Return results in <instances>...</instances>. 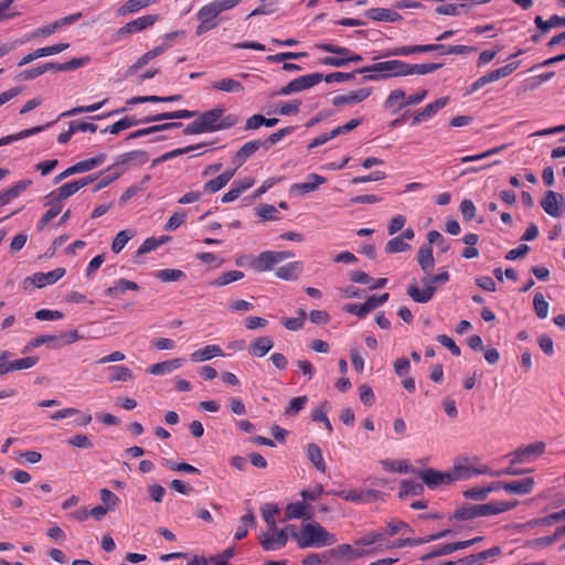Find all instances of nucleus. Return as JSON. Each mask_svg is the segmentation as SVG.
Returning <instances> with one entry per match:
<instances>
[{"instance_id":"63","label":"nucleus","mask_w":565,"mask_h":565,"mask_svg":"<svg viewBox=\"0 0 565 565\" xmlns=\"http://www.w3.org/2000/svg\"><path fill=\"white\" fill-rule=\"evenodd\" d=\"M459 209L465 221H471L476 216V205L470 199H463Z\"/></svg>"},{"instance_id":"31","label":"nucleus","mask_w":565,"mask_h":565,"mask_svg":"<svg viewBox=\"0 0 565 565\" xmlns=\"http://www.w3.org/2000/svg\"><path fill=\"white\" fill-rule=\"evenodd\" d=\"M417 262L425 274H430L435 267L433 247L429 245H423L417 252Z\"/></svg>"},{"instance_id":"58","label":"nucleus","mask_w":565,"mask_h":565,"mask_svg":"<svg viewBox=\"0 0 565 565\" xmlns=\"http://www.w3.org/2000/svg\"><path fill=\"white\" fill-rule=\"evenodd\" d=\"M44 344H53V347H57V335L41 334L39 337H35L28 343L25 349H35Z\"/></svg>"},{"instance_id":"1","label":"nucleus","mask_w":565,"mask_h":565,"mask_svg":"<svg viewBox=\"0 0 565 565\" xmlns=\"http://www.w3.org/2000/svg\"><path fill=\"white\" fill-rule=\"evenodd\" d=\"M198 118L183 129L184 135L214 132L234 127L238 122L236 115L223 116V108H213L202 114L195 111Z\"/></svg>"},{"instance_id":"36","label":"nucleus","mask_w":565,"mask_h":565,"mask_svg":"<svg viewBox=\"0 0 565 565\" xmlns=\"http://www.w3.org/2000/svg\"><path fill=\"white\" fill-rule=\"evenodd\" d=\"M291 519H311V514L307 510L303 502L289 503L285 510V521Z\"/></svg>"},{"instance_id":"9","label":"nucleus","mask_w":565,"mask_h":565,"mask_svg":"<svg viewBox=\"0 0 565 565\" xmlns=\"http://www.w3.org/2000/svg\"><path fill=\"white\" fill-rule=\"evenodd\" d=\"M417 477L431 491H444L452 484L449 470L438 471L434 468H426L416 472Z\"/></svg>"},{"instance_id":"56","label":"nucleus","mask_w":565,"mask_h":565,"mask_svg":"<svg viewBox=\"0 0 565 565\" xmlns=\"http://www.w3.org/2000/svg\"><path fill=\"white\" fill-rule=\"evenodd\" d=\"M39 362L38 356H25L21 359H15L11 361L10 369L11 372L26 370L33 367Z\"/></svg>"},{"instance_id":"55","label":"nucleus","mask_w":565,"mask_h":565,"mask_svg":"<svg viewBox=\"0 0 565 565\" xmlns=\"http://www.w3.org/2000/svg\"><path fill=\"white\" fill-rule=\"evenodd\" d=\"M132 237V234L130 231L124 230L117 233L115 236L113 243H111V250L115 254H118L124 249L126 244L129 242V239Z\"/></svg>"},{"instance_id":"48","label":"nucleus","mask_w":565,"mask_h":565,"mask_svg":"<svg viewBox=\"0 0 565 565\" xmlns=\"http://www.w3.org/2000/svg\"><path fill=\"white\" fill-rule=\"evenodd\" d=\"M107 99H104L102 102H98V103H95V104H92V105H88V106H77V107H74L72 109H68L64 113H62L58 117H73L75 115H78V114H84V113H94V111H97L98 109H100L105 104H106Z\"/></svg>"},{"instance_id":"44","label":"nucleus","mask_w":565,"mask_h":565,"mask_svg":"<svg viewBox=\"0 0 565 565\" xmlns=\"http://www.w3.org/2000/svg\"><path fill=\"white\" fill-rule=\"evenodd\" d=\"M294 130H295V127L288 126V127H284L281 129L270 134L265 140H262L263 148L268 150L271 146H274V145L278 143L280 140H282V138L292 134Z\"/></svg>"},{"instance_id":"51","label":"nucleus","mask_w":565,"mask_h":565,"mask_svg":"<svg viewBox=\"0 0 565 565\" xmlns=\"http://www.w3.org/2000/svg\"><path fill=\"white\" fill-rule=\"evenodd\" d=\"M280 512L279 508L276 505V504H265L263 508H262V514H263V518H264V521L267 523V525L269 526V529L271 531H276L277 530V525H276V522H275V515H277L278 513Z\"/></svg>"},{"instance_id":"43","label":"nucleus","mask_w":565,"mask_h":565,"mask_svg":"<svg viewBox=\"0 0 565 565\" xmlns=\"http://www.w3.org/2000/svg\"><path fill=\"white\" fill-rule=\"evenodd\" d=\"M244 277L241 270H230L221 274L217 278L210 282L211 286L222 287L231 282L237 281Z\"/></svg>"},{"instance_id":"35","label":"nucleus","mask_w":565,"mask_h":565,"mask_svg":"<svg viewBox=\"0 0 565 565\" xmlns=\"http://www.w3.org/2000/svg\"><path fill=\"white\" fill-rule=\"evenodd\" d=\"M139 286L135 281H130L124 278H120L114 282V285L106 289L105 294L111 298L118 297L120 294L126 292L127 290H138Z\"/></svg>"},{"instance_id":"4","label":"nucleus","mask_w":565,"mask_h":565,"mask_svg":"<svg viewBox=\"0 0 565 565\" xmlns=\"http://www.w3.org/2000/svg\"><path fill=\"white\" fill-rule=\"evenodd\" d=\"M195 115H196L195 110L179 109V110H174V111L158 114L156 116L147 117V118H143L140 120L136 119L132 116H127V117L119 119L115 124L106 127L105 129L102 130V132L103 134L109 132L111 135H117L121 130L128 129V128L139 125V124L161 121V120H167V119H188V118L195 117Z\"/></svg>"},{"instance_id":"14","label":"nucleus","mask_w":565,"mask_h":565,"mask_svg":"<svg viewBox=\"0 0 565 565\" xmlns=\"http://www.w3.org/2000/svg\"><path fill=\"white\" fill-rule=\"evenodd\" d=\"M544 450L545 444L543 441H536L525 447H520L510 455V462L511 465L531 462L535 458L541 456L544 452Z\"/></svg>"},{"instance_id":"50","label":"nucleus","mask_w":565,"mask_h":565,"mask_svg":"<svg viewBox=\"0 0 565 565\" xmlns=\"http://www.w3.org/2000/svg\"><path fill=\"white\" fill-rule=\"evenodd\" d=\"M89 61H90L89 56H83V57H78V58H72V60H70L67 62H64V63H57L56 72L75 71V70H77L79 67H83L86 64H88Z\"/></svg>"},{"instance_id":"34","label":"nucleus","mask_w":565,"mask_h":565,"mask_svg":"<svg viewBox=\"0 0 565 565\" xmlns=\"http://www.w3.org/2000/svg\"><path fill=\"white\" fill-rule=\"evenodd\" d=\"M51 125L52 124L49 122V124H46L44 126H36V127H33V128L21 130L18 134H13V135H9V136H6V137H2V138H0V147L1 146H7V145H9L11 142H14V141L28 138L30 136H33V135H35L38 132H41L45 128L50 127Z\"/></svg>"},{"instance_id":"62","label":"nucleus","mask_w":565,"mask_h":565,"mask_svg":"<svg viewBox=\"0 0 565 565\" xmlns=\"http://www.w3.org/2000/svg\"><path fill=\"white\" fill-rule=\"evenodd\" d=\"M186 220V213L184 211L175 212L170 216L167 224L164 225V231H175L180 227Z\"/></svg>"},{"instance_id":"61","label":"nucleus","mask_w":565,"mask_h":565,"mask_svg":"<svg viewBox=\"0 0 565 565\" xmlns=\"http://www.w3.org/2000/svg\"><path fill=\"white\" fill-rule=\"evenodd\" d=\"M311 419L313 422H319V423H322L326 427V429H328L329 433L332 431V425L327 416V411H326V404H323L322 406L320 407H317L312 414H311Z\"/></svg>"},{"instance_id":"54","label":"nucleus","mask_w":565,"mask_h":565,"mask_svg":"<svg viewBox=\"0 0 565 565\" xmlns=\"http://www.w3.org/2000/svg\"><path fill=\"white\" fill-rule=\"evenodd\" d=\"M409 248L411 245L408 243L404 242V239L401 236H396L387 242L385 246V252L387 254H395L406 252Z\"/></svg>"},{"instance_id":"25","label":"nucleus","mask_w":565,"mask_h":565,"mask_svg":"<svg viewBox=\"0 0 565 565\" xmlns=\"http://www.w3.org/2000/svg\"><path fill=\"white\" fill-rule=\"evenodd\" d=\"M364 15L373 21L398 22L403 20L396 10L387 8H371L364 12Z\"/></svg>"},{"instance_id":"47","label":"nucleus","mask_w":565,"mask_h":565,"mask_svg":"<svg viewBox=\"0 0 565 565\" xmlns=\"http://www.w3.org/2000/svg\"><path fill=\"white\" fill-rule=\"evenodd\" d=\"M443 65L438 63H426V64H408L407 63V75H426L439 70Z\"/></svg>"},{"instance_id":"15","label":"nucleus","mask_w":565,"mask_h":565,"mask_svg":"<svg viewBox=\"0 0 565 565\" xmlns=\"http://www.w3.org/2000/svg\"><path fill=\"white\" fill-rule=\"evenodd\" d=\"M158 20H159L158 14H147V15L139 17V18L126 23L120 29H118L117 35L120 38H124V36L130 35V34L141 32L145 29L152 26Z\"/></svg>"},{"instance_id":"6","label":"nucleus","mask_w":565,"mask_h":565,"mask_svg":"<svg viewBox=\"0 0 565 565\" xmlns=\"http://www.w3.org/2000/svg\"><path fill=\"white\" fill-rule=\"evenodd\" d=\"M295 254L289 250H266L257 255L256 257L252 256H241L236 258L235 263L238 266H243L248 262L252 269L258 273L269 271L276 265L282 263L288 258H292Z\"/></svg>"},{"instance_id":"64","label":"nucleus","mask_w":565,"mask_h":565,"mask_svg":"<svg viewBox=\"0 0 565 565\" xmlns=\"http://www.w3.org/2000/svg\"><path fill=\"white\" fill-rule=\"evenodd\" d=\"M234 547H228L223 553L210 557V563L213 565H230L228 561L234 556Z\"/></svg>"},{"instance_id":"17","label":"nucleus","mask_w":565,"mask_h":565,"mask_svg":"<svg viewBox=\"0 0 565 565\" xmlns=\"http://www.w3.org/2000/svg\"><path fill=\"white\" fill-rule=\"evenodd\" d=\"M220 14L213 2L203 6L198 12V19L200 20V24L196 29V34L200 35L213 28H215L216 23L214 20Z\"/></svg>"},{"instance_id":"27","label":"nucleus","mask_w":565,"mask_h":565,"mask_svg":"<svg viewBox=\"0 0 565 565\" xmlns=\"http://www.w3.org/2000/svg\"><path fill=\"white\" fill-rule=\"evenodd\" d=\"M182 364H183V359L175 358L172 360L151 364L147 371L153 375H164V374L171 373L174 370L180 369L182 366Z\"/></svg>"},{"instance_id":"10","label":"nucleus","mask_w":565,"mask_h":565,"mask_svg":"<svg viewBox=\"0 0 565 565\" xmlns=\"http://www.w3.org/2000/svg\"><path fill=\"white\" fill-rule=\"evenodd\" d=\"M520 66V61L511 62L502 67L493 70L486 75L476 79L466 90V95H472L477 90L481 89L487 84L493 83L500 78L507 77L512 74Z\"/></svg>"},{"instance_id":"49","label":"nucleus","mask_w":565,"mask_h":565,"mask_svg":"<svg viewBox=\"0 0 565 565\" xmlns=\"http://www.w3.org/2000/svg\"><path fill=\"white\" fill-rule=\"evenodd\" d=\"M399 103H405V92L401 88L392 90L383 106L385 109H391L393 114H395L396 111L394 110L397 109Z\"/></svg>"},{"instance_id":"39","label":"nucleus","mask_w":565,"mask_h":565,"mask_svg":"<svg viewBox=\"0 0 565 565\" xmlns=\"http://www.w3.org/2000/svg\"><path fill=\"white\" fill-rule=\"evenodd\" d=\"M307 456L319 471L324 472L326 463L323 460L321 449L318 445L309 444L307 446Z\"/></svg>"},{"instance_id":"57","label":"nucleus","mask_w":565,"mask_h":565,"mask_svg":"<svg viewBox=\"0 0 565 565\" xmlns=\"http://www.w3.org/2000/svg\"><path fill=\"white\" fill-rule=\"evenodd\" d=\"M316 47L320 51L333 53L340 55L341 57H350L352 51L345 46H339L330 43H318Z\"/></svg>"},{"instance_id":"2","label":"nucleus","mask_w":565,"mask_h":565,"mask_svg":"<svg viewBox=\"0 0 565 565\" xmlns=\"http://www.w3.org/2000/svg\"><path fill=\"white\" fill-rule=\"evenodd\" d=\"M518 504V500H492L480 504H465L456 509L450 519L468 521L479 516L495 515L509 511Z\"/></svg>"},{"instance_id":"3","label":"nucleus","mask_w":565,"mask_h":565,"mask_svg":"<svg viewBox=\"0 0 565 565\" xmlns=\"http://www.w3.org/2000/svg\"><path fill=\"white\" fill-rule=\"evenodd\" d=\"M291 537L300 548L331 546L338 541L334 534L329 533L318 522L302 524L300 532L294 531Z\"/></svg>"},{"instance_id":"32","label":"nucleus","mask_w":565,"mask_h":565,"mask_svg":"<svg viewBox=\"0 0 565 565\" xmlns=\"http://www.w3.org/2000/svg\"><path fill=\"white\" fill-rule=\"evenodd\" d=\"M303 270L301 262H291L285 266L279 267L275 275L284 280H296Z\"/></svg>"},{"instance_id":"20","label":"nucleus","mask_w":565,"mask_h":565,"mask_svg":"<svg viewBox=\"0 0 565 565\" xmlns=\"http://www.w3.org/2000/svg\"><path fill=\"white\" fill-rule=\"evenodd\" d=\"M274 534H262L259 543L265 551H276L282 548L288 541L286 530H276Z\"/></svg>"},{"instance_id":"60","label":"nucleus","mask_w":565,"mask_h":565,"mask_svg":"<svg viewBox=\"0 0 565 565\" xmlns=\"http://www.w3.org/2000/svg\"><path fill=\"white\" fill-rule=\"evenodd\" d=\"M298 313H299V317L282 319L281 322L286 329L291 330V331H298V330L302 329L303 323H305L306 312H305V310L301 309V310H299Z\"/></svg>"},{"instance_id":"45","label":"nucleus","mask_w":565,"mask_h":565,"mask_svg":"<svg viewBox=\"0 0 565 565\" xmlns=\"http://www.w3.org/2000/svg\"><path fill=\"white\" fill-rule=\"evenodd\" d=\"M158 0H128L119 9L121 14L135 13Z\"/></svg>"},{"instance_id":"24","label":"nucleus","mask_w":565,"mask_h":565,"mask_svg":"<svg viewBox=\"0 0 565 565\" xmlns=\"http://www.w3.org/2000/svg\"><path fill=\"white\" fill-rule=\"evenodd\" d=\"M65 268L58 267L47 273H36L32 277H28L25 281L31 280V282L38 287L42 288L47 285H52L61 279L65 275Z\"/></svg>"},{"instance_id":"40","label":"nucleus","mask_w":565,"mask_h":565,"mask_svg":"<svg viewBox=\"0 0 565 565\" xmlns=\"http://www.w3.org/2000/svg\"><path fill=\"white\" fill-rule=\"evenodd\" d=\"M79 190H81L79 184L77 183L76 180H73L71 182H67V183L61 185L57 189H54L51 192L53 193V195H56L57 199H60L64 202L65 200H67L68 198H71L75 193H77Z\"/></svg>"},{"instance_id":"38","label":"nucleus","mask_w":565,"mask_h":565,"mask_svg":"<svg viewBox=\"0 0 565 565\" xmlns=\"http://www.w3.org/2000/svg\"><path fill=\"white\" fill-rule=\"evenodd\" d=\"M110 373L108 381L113 382H127L134 379L131 370L125 365H113L107 369Z\"/></svg>"},{"instance_id":"7","label":"nucleus","mask_w":565,"mask_h":565,"mask_svg":"<svg viewBox=\"0 0 565 565\" xmlns=\"http://www.w3.org/2000/svg\"><path fill=\"white\" fill-rule=\"evenodd\" d=\"M534 480L531 477L521 478L511 482L492 481L488 486L466 490L462 494H488L490 492H512L526 494L533 490Z\"/></svg>"},{"instance_id":"21","label":"nucleus","mask_w":565,"mask_h":565,"mask_svg":"<svg viewBox=\"0 0 565 565\" xmlns=\"http://www.w3.org/2000/svg\"><path fill=\"white\" fill-rule=\"evenodd\" d=\"M327 179L317 173H310L305 182L294 183L290 191L296 194L305 195L316 191L321 184H324Z\"/></svg>"},{"instance_id":"8","label":"nucleus","mask_w":565,"mask_h":565,"mask_svg":"<svg viewBox=\"0 0 565 565\" xmlns=\"http://www.w3.org/2000/svg\"><path fill=\"white\" fill-rule=\"evenodd\" d=\"M476 458L457 457L454 460V465L449 470L452 484L459 481L471 479L479 475L488 472V468L484 466L477 467L475 465Z\"/></svg>"},{"instance_id":"5","label":"nucleus","mask_w":565,"mask_h":565,"mask_svg":"<svg viewBox=\"0 0 565 565\" xmlns=\"http://www.w3.org/2000/svg\"><path fill=\"white\" fill-rule=\"evenodd\" d=\"M356 73H369V75L364 77L367 81H380L388 77L407 76V63L401 60H390L358 68Z\"/></svg>"},{"instance_id":"12","label":"nucleus","mask_w":565,"mask_h":565,"mask_svg":"<svg viewBox=\"0 0 565 565\" xmlns=\"http://www.w3.org/2000/svg\"><path fill=\"white\" fill-rule=\"evenodd\" d=\"M422 284L424 285V289H420L416 284H411L407 287V295L415 302L427 303L433 299L436 291V287L433 284L431 275L426 274V276L422 279Z\"/></svg>"},{"instance_id":"37","label":"nucleus","mask_w":565,"mask_h":565,"mask_svg":"<svg viewBox=\"0 0 565 565\" xmlns=\"http://www.w3.org/2000/svg\"><path fill=\"white\" fill-rule=\"evenodd\" d=\"M211 87L215 90H222L226 93H242L244 90V86L241 82L230 77L213 82Z\"/></svg>"},{"instance_id":"46","label":"nucleus","mask_w":565,"mask_h":565,"mask_svg":"<svg viewBox=\"0 0 565 565\" xmlns=\"http://www.w3.org/2000/svg\"><path fill=\"white\" fill-rule=\"evenodd\" d=\"M154 276L163 282H170L185 278V273L181 269L167 268L157 270Z\"/></svg>"},{"instance_id":"18","label":"nucleus","mask_w":565,"mask_h":565,"mask_svg":"<svg viewBox=\"0 0 565 565\" xmlns=\"http://www.w3.org/2000/svg\"><path fill=\"white\" fill-rule=\"evenodd\" d=\"M444 44H420V45H407L387 50L382 56H408L416 53H426L433 51H440Z\"/></svg>"},{"instance_id":"11","label":"nucleus","mask_w":565,"mask_h":565,"mask_svg":"<svg viewBox=\"0 0 565 565\" xmlns=\"http://www.w3.org/2000/svg\"><path fill=\"white\" fill-rule=\"evenodd\" d=\"M149 160V156L145 150H132L125 153H121L116 157L115 162L109 166L106 171L110 172L111 170H124L121 167H139L147 163Z\"/></svg>"},{"instance_id":"26","label":"nucleus","mask_w":565,"mask_h":565,"mask_svg":"<svg viewBox=\"0 0 565 565\" xmlns=\"http://www.w3.org/2000/svg\"><path fill=\"white\" fill-rule=\"evenodd\" d=\"M371 88H359L356 90L350 92L349 94L333 97L332 104L334 106H342L361 103L371 95Z\"/></svg>"},{"instance_id":"59","label":"nucleus","mask_w":565,"mask_h":565,"mask_svg":"<svg viewBox=\"0 0 565 565\" xmlns=\"http://www.w3.org/2000/svg\"><path fill=\"white\" fill-rule=\"evenodd\" d=\"M228 182L225 175H217L214 179L209 180L203 185V191L206 193H216L223 189Z\"/></svg>"},{"instance_id":"13","label":"nucleus","mask_w":565,"mask_h":565,"mask_svg":"<svg viewBox=\"0 0 565 565\" xmlns=\"http://www.w3.org/2000/svg\"><path fill=\"white\" fill-rule=\"evenodd\" d=\"M323 78V75L320 73H311L300 77H297L290 81L286 86H284L280 90L281 95H290L292 93H298L308 88L318 85Z\"/></svg>"},{"instance_id":"16","label":"nucleus","mask_w":565,"mask_h":565,"mask_svg":"<svg viewBox=\"0 0 565 565\" xmlns=\"http://www.w3.org/2000/svg\"><path fill=\"white\" fill-rule=\"evenodd\" d=\"M541 206L552 217H561L564 213V198L562 194L548 190L541 200Z\"/></svg>"},{"instance_id":"28","label":"nucleus","mask_w":565,"mask_h":565,"mask_svg":"<svg viewBox=\"0 0 565 565\" xmlns=\"http://www.w3.org/2000/svg\"><path fill=\"white\" fill-rule=\"evenodd\" d=\"M274 347V340L270 337H259L252 341L249 354L256 358L265 356Z\"/></svg>"},{"instance_id":"53","label":"nucleus","mask_w":565,"mask_h":565,"mask_svg":"<svg viewBox=\"0 0 565 565\" xmlns=\"http://www.w3.org/2000/svg\"><path fill=\"white\" fill-rule=\"evenodd\" d=\"M61 28H60V24L56 21L50 23V24H46V25H43L41 28H38L35 31H33L32 33L25 35V40L26 42L32 40V39H35V38H39V36H49L53 33H55L56 31H58Z\"/></svg>"},{"instance_id":"33","label":"nucleus","mask_w":565,"mask_h":565,"mask_svg":"<svg viewBox=\"0 0 565 565\" xmlns=\"http://www.w3.org/2000/svg\"><path fill=\"white\" fill-rule=\"evenodd\" d=\"M107 159V154L102 152L93 158H88L82 161L76 162L74 166L76 173L88 172L99 166H102Z\"/></svg>"},{"instance_id":"22","label":"nucleus","mask_w":565,"mask_h":565,"mask_svg":"<svg viewBox=\"0 0 565 565\" xmlns=\"http://www.w3.org/2000/svg\"><path fill=\"white\" fill-rule=\"evenodd\" d=\"M448 104L447 97H441L436 99L433 103L426 105L423 110L416 113L413 117L412 125H418L420 122L429 120L434 117L440 109H443Z\"/></svg>"},{"instance_id":"23","label":"nucleus","mask_w":565,"mask_h":565,"mask_svg":"<svg viewBox=\"0 0 565 565\" xmlns=\"http://www.w3.org/2000/svg\"><path fill=\"white\" fill-rule=\"evenodd\" d=\"M263 147V142L259 139L250 140L245 142L233 156L232 163L239 168L243 166L248 158H250L259 148Z\"/></svg>"},{"instance_id":"29","label":"nucleus","mask_w":565,"mask_h":565,"mask_svg":"<svg viewBox=\"0 0 565 565\" xmlns=\"http://www.w3.org/2000/svg\"><path fill=\"white\" fill-rule=\"evenodd\" d=\"M31 180H20L6 191L0 193V207L8 204L11 200L18 198L23 191L31 185Z\"/></svg>"},{"instance_id":"52","label":"nucleus","mask_w":565,"mask_h":565,"mask_svg":"<svg viewBox=\"0 0 565 565\" xmlns=\"http://www.w3.org/2000/svg\"><path fill=\"white\" fill-rule=\"evenodd\" d=\"M533 307L537 318L545 319L547 317L550 305L541 292L534 295Z\"/></svg>"},{"instance_id":"42","label":"nucleus","mask_w":565,"mask_h":565,"mask_svg":"<svg viewBox=\"0 0 565 565\" xmlns=\"http://www.w3.org/2000/svg\"><path fill=\"white\" fill-rule=\"evenodd\" d=\"M307 402L308 397L306 395L291 398L288 406L284 411V415L286 417H295L305 408Z\"/></svg>"},{"instance_id":"30","label":"nucleus","mask_w":565,"mask_h":565,"mask_svg":"<svg viewBox=\"0 0 565 565\" xmlns=\"http://www.w3.org/2000/svg\"><path fill=\"white\" fill-rule=\"evenodd\" d=\"M223 351L220 345L216 344H207L202 349L195 350L190 354V360L192 362H204L211 360L214 356H222Z\"/></svg>"},{"instance_id":"19","label":"nucleus","mask_w":565,"mask_h":565,"mask_svg":"<svg viewBox=\"0 0 565 565\" xmlns=\"http://www.w3.org/2000/svg\"><path fill=\"white\" fill-rule=\"evenodd\" d=\"M46 203L45 206L47 207V211L42 215L40 221L38 222V230L42 231L55 216H57L62 209H63V201L57 199L56 195H53L52 192H50L46 195Z\"/></svg>"},{"instance_id":"41","label":"nucleus","mask_w":565,"mask_h":565,"mask_svg":"<svg viewBox=\"0 0 565 565\" xmlns=\"http://www.w3.org/2000/svg\"><path fill=\"white\" fill-rule=\"evenodd\" d=\"M56 66H57V63L49 62L43 65H39L36 67L23 71L22 73H20V77L22 79H33V78L44 74L45 72H49V71L56 72Z\"/></svg>"}]
</instances>
